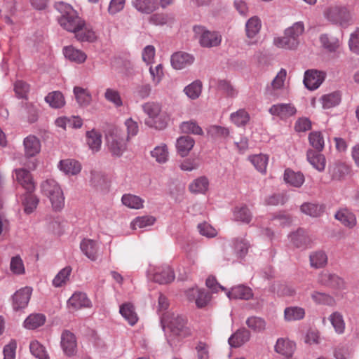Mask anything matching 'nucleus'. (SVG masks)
Segmentation results:
<instances>
[{
    "instance_id": "nucleus-1",
    "label": "nucleus",
    "mask_w": 359,
    "mask_h": 359,
    "mask_svg": "<svg viewBox=\"0 0 359 359\" xmlns=\"http://www.w3.org/2000/svg\"><path fill=\"white\" fill-rule=\"evenodd\" d=\"M55 8L60 13L57 18L58 23L64 29L73 33L83 25V20L79 16L77 11L71 5L59 2L55 5Z\"/></svg>"
},
{
    "instance_id": "nucleus-2",
    "label": "nucleus",
    "mask_w": 359,
    "mask_h": 359,
    "mask_svg": "<svg viewBox=\"0 0 359 359\" xmlns=\"http://www.w3.org/2000/svg\"><path fill=\"white\" fill-rule=\"evenodd\" d=\"M161 324L165 330L168 328L171 334L180 339L185 338L191 334V330L187 326V319L177 313H168L161 317Z\"/></svg>"
},
{
    "instance_id": "nucleus-3",
    "label": "nucleus",
    "mask_w": 359,
    "mask_h": 359,
    "mask_svg": "<svg viewBox=\"0 0 359 359\" xmlns=\"http://www.w3.org/2000/svg\"><path fill=\"white\" fill-rule=\"evenodd\" d=\"M304 31L302 22L294 23L285 30L284 36L274 39L275 45L281 48L294 50L299 44V36Z\"/></svg>"
},
{
    "instance_id": "nucleus-4",
    "label": "nucleus",
    "mask_w": 359,
    "mask_h": 359,
    "mask_svg": "<svg viewBox=\"0 0 359 359\" xmlns=\"http://www.w3.org/2000/svg\"><path fill=\"white\" fill-rule=\"evenodd\" d=\"M42 193L50 201L53 208L61 210L65 205V197L59 184L53 179L46 180L41 185Z\"/></svg>"
},
{
    "instance_id": "nucleus-5",
    "label": "nucleus",
    "mask_w": 359,
    "mask_h": 359,
    "mask_svg": "<svg viewBox=\"0 0 359 359\" xmlns=\"http://www.w3.org/2000/svg\"><path fill=\"white\" fill-rule=\"evenodd\" d=\"M325 16L331 22L344 28L353 23L352 15L345 6L330 7L325 11Z\"/></svg>"
},
{
    "instance_id": "nucleus-6",
    "label": "nucleus",
    "mask_w": 359,
    "mask_h": 359,
    "mask_svg": "<svg viewBox=\"0 0 359 359\" xmlns=\"http://www.w3.org/2000/svg\"><path fill=\"white\" fill-rule=\"evenodd\" d=\"M149 279L159 284H167L175 279V274L168 265L155 266L150 264L147 271Z\"/></svg>"
},
{
    "instance_id": "nucleus-7",
    "label": "nucleus",
    "mask_w": 359,
    "mask_h": 359,
    "mask_svg": "<svg viewBox=\"0 0 359 359\" xmlns=\"http://www.w3.org/2000/svg\"><path fill=\"white\" fill-rule=\"evenodd\" d=\"M109 151L113 156L120 157L126 149V139L123 133L115 128L107 136Z\"/></svg>"
},
{
    "instance_id": "nucleus-8",
    "label": "nucleus",
    "mask_w": 359,
    "mask_h": 359,
    "mask_svg": "<svg viewBox=\"0 0 359 359\" xmlns=\"http://www.w3.org/2000/svg\"><path fill=\"white\" fill-rule=\"evenodd\" d=\"M143 111L154 121V126L157 129H163L167 122L165 117L161 114V105L155 102H147L142 105Z\"/></svg>"
},
{
    "instance_id": "nucleus-9",
    "label": "nucleus",
    "mask_w": 359,
    "mask_h": 359,
    "mask_svg": "<svg viewBox=\"0 0 359 359\" xmlns=\"http://www.w3.org/2000/svg\"><path fill=\"white\" fill-rule=\"evenodd\" d=\"M194 32L198 37L199 43L201 46L211 48L220 44L222 36L217 32H210L202 26H194Z\"/></svg>"
},
{
    "instance_id": "nucleus-10",
    "label": "nucleus",
    "mask_w": 359,
    "mask_h": 359,
    "mask_svg": "<svg viewBox=\"0 0 359 359\" xmlns=\"http://www.w3.org/2000/svg\"><path fill=\"white\" fill-rule=\"evenodd\" d=\"M184 295L189 302H194L199 309L207 306L210 301V294L205 289L197 286L186 290Z\"/></svg>"
},
{
    "instance_id": "nucleus-11",
    "label": "nucleus",
    "mask_w": 359,
    "mask_h": 359,
    "mask_svg": "<svg viewBox=\"0 0 359 359\" xmlns=\"http://www.w3.org/2000/svg\"><path fill=\"white\" fill-rule=\"evenodd\" d=\"M32 290L29 287H22L12 296V306L13 310L23 309L28 305Z\"/></svg>"
},
{
    "instance_id": "nucleus-12",
    "label": "nucleus",
    "mask_w": 359,
    "mask_h": 359,
    "mask_svg": "<svg viewBox=\"0 0 359 359\" xmlns=\"http://www.w3.org/2000/svg\"><path fill=\"white\" fill-rule=\"evenodd\" d=\"M60 345L66 355H74L77 347L75 335L69 330H64L61 334Z\"/></svg>"
},
{
    "instance_id": "nucleus-13",
    "label": "nucleus",
    "mask_w": 359,
    "mask_h": 359,
    "mask_svg": "<svg viewBox=\"0 0 359 359\" xmlns=\"http://www.w3.org/2000/svg\"><path fill=\"white\" fill-rule=\"evenodd\" d=\"M73 33L75 38L81 42L93 43L97 40L95 32L90 25L86 23L84 20L81 27L76 29Z\"/></svg>"
},
{
    "instance_id": "nucleus-14",
    "label": "nucleus",
    "mask_w": 359,
    "mask_h": 359,
    "mask_svg": "<svg viewBox=\"0 0 359 359\" xmlns=\"http://www.w3.org/2000/svg\"><path fill=\"white\" fill-rule=\"evenodd\" d=\"M57 168L65 175L74 176L81 172L82 165L79 161L75 159L66 158L60 161Z\"/></svg>"
},
{
    "instance_id": "nucleus-15",
    "label": "nucleus",
    "mask_w": 359,
    "mask_h": 359,
    "mask_svg": "<svg viewBox=\"0 0 359 359\" xmlns=\"http://www.w3.org/2000/svg\"><path fill=\"white\" fill-rule=\"evenodd\" d=\"M194 61V57L185 52H176L170 58L171 65L175 69H182L190 66Z\"/></svg>"
},
{
    "instance_id": "nucleus-16",
    "label": "nucleus",
    "mask_w": 359,
    "mask_h": 359,
    "mask_svg": "<svg viewBox=\"0 0 359 359\" xmlns=\"http://www.w3.org/2000/svg\"><path fill=\"white\" fill-rule=\"evenodd\" d=\"M324 80V76L321 72L309 69L305 72L304 83L309 90L318 88Z\"/></svg>"
},
{
    "instance_id": "nucleus-17",
    "label": "nucleus",
    "mask_w": 359,
    "mask_h": 359,
    "mask_svg": "<svg viewBox=\"0 0 359 359\" xmlns=\"http://www.w3.org/2000/svg\"><path fill=\"white\" fill-rule=\"evenodd\" d=\"M319 283L325 286L342 289L344 287V280L335 273H331L328 271L322 272L318 278Z\"/></svg>"
},
{
    "instance_id": "nucleus-18",
    "label": "nucleus",
    "mask_w": 359,
    "mask_h": 359,
    "mask_svg": "<svg viewBox=\"0 0 359 359\" xmlns=\"http://www.w3.org/2000/svg\"><path fill=\"white\" fill-rule=\"evenodd\" d=\"M296 112V108L292 104H273L269 109V113L271 115L277 116L281 119L292 116L294 115Z\"/></svg>"
},
{
    "instance_id": "nucleus-19",
    "label": "nucleus",
    "mask_w": 359,
    "mask_h": 359,
    "mask_svg": "<svg viewBox=\"0 0 359 359\" xmlns=\"http://www.w3.org/2000/svg\"><path fill=\"white\" fill-rule=\"evenodd\" d=\"M15 177L18 183L27 192H32L35 189V184L30 172L24 168L15 170Z\"/></svg>"
},
{
    "instance_id": "nucleus-20",
    "label": "nucleus",
    "mask_w": 359,
    "mask_h": 359,
    "mask_svg": "<svg viewBox=\"0 0 359 359\" xmlns=\"http://www.w3.org/2000/svg\"><path fill=\"white\" fill-rule=\"evenodd\" d=\"M82 252L90 260L95 261L98 257L99 245L92 239L85 238L80 243Z\"/></svg>"
},
{
    "instance_id": "nucleus-21",
    "label": "nucleus",
    "mask_w": 359,
    "mask_h": 359,
    "mask_svg": "<svg viewBox=\"0 0 359 359\" xmlns=\"http://www.w3.org/2000/svg\"><path fill=\"white\" fill-rule=\"evenodd\" d=\"M23 146L27 157H33L40 152V140L34 135H29L24 139Z\"/></svg>"
},
{
    "instance_id": "nucleus-22",
    "label": "nucleus",
    "mask_w": 359,
    "mask_h": 359,
    "mask_svg": "<svg viewBox=\"0 0 359 359\" xmlns=\"http://www.w3.org/2000/svg\"><path fill=\"white\" fill-rule=\"evenodd\" d=\"M62 52L67 60L77 64L83 63L87 58V55L84 52L75 48L72 46H65Z\"/></svg>"
},
{
    "instance_id": "nucleus-23",
    "label": "nucleus",
    "mask_w": 359,
    "mask_h": 359,
    "mask_svg": "<svg viewBox=\"0 0 359 359\" xmlns=\"http://www.w3.org/2000/svg\"><path fill=\"white\" fill-rule=\"evenodd\" d=\"M250 337V332L243 328L238 330L228 339V343L231 347H240L246 343Z\"/></svg>"
},
{
    "instance_id": "nucleus-24",
    "label": "nucleus",
    "mask_w": 359,
    "mask_h": 359,
    "mask_svg": "<svg viewBox=\"0 0 359 359\" xmlns=\"http://www.w3.org/2000/svg\"><path fill=\"white\" fill-rule=\"evenodd\" d=\"M294 349L295 344L287 339H278L275 346V351L287 358L292 355Z\"/></svg>"
},
{
    "instance_id": "nucleus-25",
    "label": "nucleus",
    "mask_w": 359,
    "mask_h": 359,
    "mask_svg": "<svg viewBox=\"0 0 359 359\" xmlns=\"http://www.w3.org/2000/svg\"><path fill=\"white\" fill-rule=\"evenodd\" d=\"M132 5L139 12L150 14L158 8L157 0H132Z\"/></svg>"
},
{
    "instance_id": "nucleus-26",
    "label": "nucleus",
    "mask_w": 359,
    "mask_h": 359,
    "mask_svg": "<svg viewBox=\"0 0 359 359\" xmlns=\"http://www.w3.org/2000/svg\"><path fill=\"white\" fill-rule=\"evenodd\" d=\"M194 140L190 136H181L176 142L177 153L182 156H187L194 145Z\"/></svg>"
},
{
    "instance_id": "nucleus-27",
    "label": "nucleus",
    "mask_w": 359,
    "mask_h": 359,
    "mask_svg": "<svg viewBox=\"0 0 359 359\" xmlns=\"http://www.w3.org/2000/svg\"><path fill=\"white\" fill-rule=\"evenodd\" d=\"M226 294L229 299H250L252 297V290L243 285L232 287Z\"/></svg>"
},
{
    "instance_id": "nucleus-28",
    "label": "nucleus",
    "mask_w": 359,
    "mask_h": 359,
    "mask_svg": "<svg viewBox=\"0 0 359 359\" xmlns=\"http://www.w3.org/2000/svg\"><path fill=\"white\" fill-rule=\"evenodd\" d=\"M67 304L69 306L74 309H79L83 307H89L90 301L88 299L86 294L83 292H75L69 299Z\"/></svg>"
},
{
    "instance_id": "nucleus-29",
    "label": "nucleus",
    "mask_w": 359,
    "mask_h": 359,
    "mask_svg": "<svg viewBox=\"0 0 359 359\" xmlns=\"http://www.w3.org/2000/svg\"><path fill=\"white\" fill-rule=\"evenodd\" d=\"M320 42L322 46L330 53H334L340 47L341 43L338 38L328 34H321Z\"/></svg>"
},
{
    "instance_id": "nucleus-30",
    "label": "nucleus",
    "mask_w": 359,
    "mask_h": 359,
    "mask_svg": "<svg viewBox=\"0 0 359 359\" xmlns=\"http://www.w3.org/2000/svg\"><path fill=\"white\" fill-rule=\"evenodd\" d=\"M307 160L318 171H323L325 167V158L320 152L309 149L306 153Z\"/></svg>"
},
{
    "instance_id": "nucleus-31",
    "label": "nucleus",
    "mask_w": 359,
    "mask_h": 359,
    "mask_svg": "<svg viewBox=\"0 0 359 359\" xmlns=\"http://www.w3.org/2000/svg\"><path fill=\"white\" fill-rule=\"evenodd\" d=\"M284 180L291 186L300 187L304 182V176L300 172H294L288 168L285 170Z\"/></svg>"
},
{
    "instance_id": "nucleus-32",
    "label": "nucleus",
    "mask_w": 359,
    "mask_h": 359,
    "mask_svg": "<svg viewBox=\"0 0 359 359\" xmlns=\"http://www.w3.org/2000/svg\"><path fill=\"white\" fill-rule=\"evenodd\" d=\"M233 219L245 224H249L252 218L251 211L246 205L236 206L233 211Z\"/></svg>"
},
{
    "instance_id": "nucleus-33",
    "label": "nucleus",
    "mask_w": 359,
    "mask_h": 359,
    "mask_svg": "<svg viewBox=\"0 0 359 359\" xmlns=\"http://www.w3.org/2000/svg\"><path fill=\"white\" fill-rule=\"evenodd\" d=\"M209 187V180L205 176L193 180L189 185V191L193 194H205Z\"/></svg>"
},
{
    "instance_id": "nucleus-34",
    "label": "nucleus",
    "mask_w": 359,
    "mask_h": 359,
    "mask_svg": "<svg viewBox=\"0 0 359 359\" xmlns=\"http://www.w3.org/2000/svg\"><path fill=\"white\" fill-rule=\"evenodd\" d=\"M45 101L54 109H60L65 106V100L63 94L60 91H53L45 97Z\"/></svg>"
},
{
    "instance_id": "nucleus-35",
    "label": "nucleus",
    "mask_w": 359,
    "mask_h": 359,
    "mask_svg": "<svg viewBox=\"0 0 359 359\" xmlns=\"http://www.w3.org/2000/svg\"><path fill=\"white\" fill-rule=\"evenodd\" d=\"M86 141L89 148L93 151H98L102 144V135L100 132L92 130L86 133Z\"/></svg>"
},
{
    "instance_id": "nucleus-36",
    "label": "nucleus",
    "mask_w": 359,
    "mask_h": 359,
    "mask_svg": "<svg viewBox=\"0 0 359 359\" xmlns=\"http://www.w3.org/2000/svg\"><path fill=\"white\" fill-rule=\"evenodd\" d=\"M233 248L238 257H244L250 248V242L244 238H236L232 243Z\"/></svg>"
},
{
    "instance_id": "nucleus-37",
    "label": "nucleus",
    "mask_w": 359,
    "mask_h": 359,
    "mask_svg": "<svg viewBox=\"0 0 359 359\" xmlns=\"http://www.w3.org/2000/svg\"><path fill=\"white\" fill-rule=\"evenodd\" d=\"M151 156L158 163H165L168 161L169 151L165 144H161L151 151Z\"/></svg>"
},
{
    "instance_id": "nucleus-38",
    "label": "nucleus",
    "mask_w": 359,
    "mask_h": 359,
    "mask_svg": "<svg viewBox=\"0 0 359 359\" xmlns=\"http://www.w3.org/2000/svg\"><path fill=\"white\" fill-rule=\"evenodd\" d=\"M305 316L304 309L299 306H289L285 309L284 318L286 321H295L303 319Z\"/></svg>"
},
{
    "instance_id": "nucleus-39",
    "label": "nucleus",
    "mask_w": 359,
    "mask_h": 359,
    "mask_svg": "<svg viewBox=\"0 0 359 359\" xmlns=\"http://www.w3.org/2000/svg\"><path fill=\"white\" fill-rule=\"evenodd\" d=\"M78 104L81 107H87L90 104L92 97L90 92L81 87L76 86L73 90Z\"/></svg>"
},
{
    "instance_id": "nucleus-40",
    "label": "nucleus",
    "mask_w": 359,
    "mask_h": 359,
    "mask_svg": "<svg viewBox=\"0 0 359 359\" xmlns=\"http://www.w3.org/2000/svg\"><path fill=\"white\" fill-rule=\"evenodd\" d=\"M122 203L131 209H141L144 207V201L140 197L130 194H123L121 198Z\"/></svg>"
},
{
    "instance_id": "nucleus-41",
    "label": "nucleus",
    "mask_w": 359,
    "mask_h": 359,
    "mask_svg": "<svg viewBox=\"0 0 359 359\" xmlns=\"http://www.w3.org/2000/svg\"><path fill=\"white\" fill-rule=\"evenodd\" d=\"M119 312L130 325H134L137 323V316L131 304L126 303L122 304L120 306Z\"/></svg>"
},
{
    "instance_id": "nucleus-42",
    "label": "nucleus",
    "mask_w": 359,
    "mask_h": 359,
    "mask_svg": "<svg viewBox=\"0 0 359 359\" xmlns=\"http://www.w3.org/2000/svg\"><path fill=\"white\" fill-rule=\"evenodd\" d=\"M202 88V82L200 80H196L184 88V92L189 98L196 100L200 97Z\"/></svg>"
},
{
    "instance_id": "nucleus-43",
    "label": "nucleus",
    "mask_w": 359,
    "mask_h": 359,
    "mask_svg": "<svg viewBox=\"0 0 359 359\" xmlns=\"http://www.w3.org/2000/svg\"><path fill=\"white\" fill-rule=\"evenodd\" d=\"M104 97L107 101L111 103L115 107H120L123 104L120 92L115 88H107L105 90Z\"/></svg>"
},
{
    "instance_id": "nucleus-44",
    "label": "nucleus",
    "mask_w": 359,
    "mask_h": 359,
    "mask_svg": "<svg viewBox=\"0 0 359 359\" xmlns=\"http://www.w3.org/2000/svg\"><path fill=\"white\" fill-rule=\"evenodd\" d=\"M46 318L44 315L41 313L31 314L24 321V326L29 330L36 329L43 325L45 323Z\"/></svg>"
},
{
    "instance_id": "nucleus-45",
    "label": "nucleus",
    "mask_w": 359,
    "mask_h": 359,
    "mask_svg": "<svg viewBox=\"0 0 359 359\" xmlns=\"http://www.w3.org/2000/svg\"><path fill=\"white\" fill-rule=\"evenodd\" d=\"M301 211L311 217H317L323 214L324 207L323 205L316 203H304L301 205Z\"/></svg>"
},
{
    "instance_id": "nucleus-46",
    "label": "nucleus",
    "mask_w": 359,
    "mask_h": 359,
    "mask_svg": "<svg viewBox=\"0 0 359 359\" xmlns=\"http://www.w3.org/2000/svg\"><path fill=\"white\" fill-rule=\"evenodd\" d=\"M335 218L348 227H353L356 224L355 216L351 212L344 210L338 211L335 214Z\"/></svg>"
},
{
    "instance_id": "nucleus-47",
    "label": "nucleus",
    "mask_w": 359,
    "mask_h": 359,
    "mask_svg": "<svg viewBox=\"0 0 359 359\" xmlns=\"http://www.w3.org/2000/svg\"><path fill=\"white\" fill-rule=\"evenodd\" d=\"M290 239L297 248L306 247L309 242L306 231L302 229H299L296 232L292 233L290 235Z\"/></svg>"
},
{
    "instance_id": "nucleus-48",
    "label": "nucleus",
    "mask_w": 359,
    "mask_h": 359,
    "mask_svg": "<svg viewBox=\"0 0 359 359\" xmlns=\"http://www.w3.org/2000/svg\"><path fill=\"white\" fill-rule=\"evenodd\" d=\"M349 171V168L344 163L334 164L329 168V172L332 179L335 180H341Z\"/></svg>"
},
{
    "instance_id": "nucleus-49",
    "label": "nucleus",
    "mask_w": 359,
    "mask_h": 359,
    "mask_svg": "<svg viewBox=\"0 0 359 359\" xmlns=\"http://www.w3.org/2000/svg\"><path fill=\"white\" fill-rule=\"evenodd\" d=\"M261 29L260 20L255 16L250 18L245 25L246 35L248 38H254Z\"/></svg>"
},
{
    "instance_id": "nucleus-50",
    "label": "nucleus",
    "mask_w": 359,
    "mask_h": 359,
    "mask_svg": "<svg viewBox=\"0 0 359 359\" xmlns=\"http://www.w3.org/2000/svg\"><path fill=\"white\" fill-rule=\"evenodd\" d=\"M156 222V218L150 215L137 217L131 222L133 229H144L152 226Z\"/></svg>"
},
{
    "instance_id": "nucleus-51",
    "label": "nucleus",
    "mask_w": 359,
    "mask_h": 359,
    "mask_svg": "<svg viewBox=\"0 0 359 359\" xmlns=\"http://www.w3.org/2000/svg\"><path fill=\"white\" fill-rule=\"evenodd\" d=\"M310 144L316 149L315 151L320 152L324 148V138L320 132H311L309 135Z\"/></svg>"
},
{
    "instance_id": "nucleus-52",
    "label": "nucleus",
    "mask_w": 359,
    "mask_h": 359,
    "mask_svg": "<svg viewBox=\"0 0 359 359\" xmlns=\"http://www.w3.org/2000/svg\"><path fill=\"white\" fill-rule=\"evenodd\" d=\"M250 160L259 172L262 173L266 172V165L269 160L267 156L264 154L254 155L250 157Z\"/></svg>"
},
{
    "instance_id": "nucleus-53",
    "label": "nucleus",
    "mask_w": 359,
    "mask_h": 359,
    "mask_svg": "<svg viewBox=\"0 0 359 359\" xmlns=\"http://www.w3.org/2000/svg\"><path fill=\"white\" fill-rule=\"evenodd\" d=\"M38 203L39 198L36 196L32 194V192H29L25 195L22 201L25 212L27 214L33 212L36 208Z\"/></svg>"
},
{
    "instance_id": "nucleus-54",
    "label": "nucleus",
    "mask_w": 359,
    "mask_h": 359,
    "mask_svg": "<svg viewBox=\"0 0 359 359\" xmlns=\"http://www.w3.org/2000/svg\"><path fill=\"white\" fill-rule=\"evenodd\" d=\"M323 107L325 109H330L339 104L341 101V95L338 92L325 95L321 98Z\"/></svg>"
},
{
    "instance_id": "nucleus-55",
    "label": "nucleus",
    "mask_w": 359,
    "mask_h": 359,
    "mask_svg": "<svg viewBox=\"0 0 359 359\" xmlns=\"http://www.w3.org/2000/svg\"><path fill=\"white\" fill-rule=\"evenodd\" d=\"M71 272L72 269L69 266L65 267L60 270L53 278V285L56 287L62 286L69 279Z\"/></svg>"
},
{
    "instance_id": "nucleus-56",
    "label": "nucleus",
    "mask_w": 359,
    "mask_h": 359,
    "mask_svg": "<svg viewBox=\"0 0 359 359\" xmlns=\"http://www.w3.org/2000/svg\"><path fill=\"white\" fill-rule=\"evenodd\" d=\"M29 349L32 354L39 359H48V355L43 347L37 341H33L30 343Z\"/></svg>"
},
{
    "instance_id": "nucleus-57",
    "label": "nucleus",
    "mask_w": 359,
    "mask_h": 359,
    "mask_svg": "<svg viewBox=\"0 0 359 359\" xmlns=\"http://www.w3.org/2000/svg\"><path fill=\"white\" fill-rule=\"evenodd\" d=\"M329 319L337 333L341 334L344 332L345 323L343 319V316L340 313L334 312L330 315Z\"/></svg>"
},
{
    "instance_id": "nucleus-58",
    "label": "nucleus",
    "mask_w": 359,
    "mask_h": 359,
    "mask_svg": "<svg viewBox=\"0 0 359 359\" xmlns=\"http://www.w3.org/2000/svg\"><path fill=\"white\" fill-rule=\"evenodd\" d=\"M327 257L323 252H316L310 255V262L312 267L320 268L327 264Z\"/></svg>"
},
{
    "instance_id": "nucleus-59",
    "label": "nucleus",
    "mask_w": 359,
    "mask_h": 359,
    "mask_svg": "<svg viewBox=\"0 0 359 359\" xmlns=\"http://www.w3.org/2000/svg\"><path fill=\"white\" fill-rule=\"evenodd\" d=\"M180 129L183 133L202 135V128L194 121H184L180 125Z\"/></svg>"
},
{
    "instance_id": "nucleus-60",
    "label": "nucleus",
    "mask_w": 359,
    "mask_h": 359,
    "mask_svg": "<svg viewBox=\"0 0 359 359\" xmlns=\"http://www.w3.org/2000/svg\"><path fill=\"white\" fill-rule=\"evenodd\" d=\"M249 119V114L244 109H239L231 115V121L238 126H245Z\"/></svg>"
},
{
    "instance_id": "nucleus-61",
    "label": "nucleus",
    "mask_w": 359,
    "mask_h": 359,
    "mask_svg": "<svg viewBox=\"0 0 359 359\" xmlns=\"http://www.w3.org/2000/svg\"><path fill=\"white\" fill-rule=\"evenodd\" d=\"M14 91L18 98L27 99L29 91V86L26 82L18 80L14 83Z\"/></svg>"
},
{
    "instance_id": "nucleus-62",
    "label": "nucleus",
    "mask_w": 359,
    "mask_h": 359,
    "mask_svg": "<svg viewBox=\"0 0 359 359\" xmlns=\"http://www.w3.org/2000/svg\"><path fill=\"white\" fill-rule=\"evenodd\" d=\"M11 271L17 275L25 273V269L22 259L19 255L13 257L10 263Z\"/></svg>"
},
{
    "instance_id": "nucleus-63",
    "label": "nucleus",
    "mask_w": 359,
    "mask_h": 359,
    "mask_svg": "<svg viewBox=\"0 0 359 359\" xmlns=\"http://www.w3.org/2000/svg\"><path fill=\"white\" fill-rule=\"evenodd\" d=\"M246 324L248 327L256 332L264 330L266 325V323L262 318L255 316L248 318L246 320Z\"/></svg>"
},
{
    "instance_id": "nucleus-64",
    "label": "nucleus",
    "mask_w": 359,
    "mask_h": 359,
    "mask_svg": "<svg viewBox=\"0 0 359 359\" xmlns=\"http://www.w3.org/2000/svg\"><path fill=\"white\" fill-rule=\"evenodd\" d=\"M348 46L353 53L359 55V29L351 34Z\"/></svg>"
}]
</instances>
